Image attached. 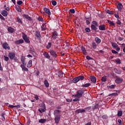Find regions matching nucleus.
<instances>
[{
  "mask_svg": "<svg viewBox=\"0 0 125 125\" xmlns=\"http://www.w3.org/2000/svg\"><path fill=\"white\" fill-rule=\"evenodd\" d=\"M51 40L53 41L52 42L53 43H57L58 41H59L58 39V33H57L56 31H54V32L52 33Z\"/></svg>",
  "mask_w": 125,
  "mask_h": 125,
  "instance_id": "obj_1",
  "label": "nucleus"
},
{
  "mask_svg": "<svg viewBox=\"0 0 125 125\" xmlns=\"http://www.w3.org/2000/svg\"><path fill=\"white\" fill-rule=\"evenodd\" d=\"M83 93H84V90H83V89H81L77 90L76 94L73 95V96L74 97H77V98H81V97H83Z\"/></svg>",
  "mask_w": 125,
  "mask_h": 125,
  "instance_id": "obj_2",
  "label": "nucleus"
},
{
  "mask_svg": "<svg viewBox=\"0 0 125 125\" xmlns=\"http://www.w3.org/2000/svg\"><path fill=\"white\" fill-rule=\"evenodd\" d=\"M8 57L10 60H14L15 62H17V58H15V53L13 52L9 53Z\"/></svg>",
  "mask_w": 125,
  "mask_h": 125,
  "instance_id": "obj_3",
  "label": "nucleus"
},
{
  "mask_svg": "<svg viewBox=\"0 0 125 125\" xmlns=\"http://www.w3.org/2000/svg\"><path fill=\"white\" fill-rule=\"evenodd\" d=\"M22 39L24 40L26 43H30L31 41H30L29 37L26 35L24 33H22Z\"/></svg>",
  "mask_w": 125,
  "mask_h": 125,
  "instance_id": "obj_4",
  "label": "nucleus"
},
{
  "mask_svg": "<svg viewBox=\"0 0 125 125\" xmlns=\"http://www.w3.org/2000/svg\"><path fill=\"white\" fill-rule=\"evenodd\" d=\"M115 83L118 84H120V83H122L124 82L123 78H121L120 76H115Z\"/></svg>",
  "mask_w": 125,
  "mask_h": 125,
  "instance_id": "obj_5",
  "label": "nucleus"
},
{
  "mask_svg": "<svg viewBox=\"0 0 125 125\" xmlns=\"http://www.w3.org/2000/svg\"><path fill=\"white\" fill-rule=\"evenodd\" d=\"M22 16L24 19H27L28 21H33V19L27 14H24L22 15Z\"/></svg>",
  "mask_w": 125,
  "mask_h": 125,
  "instance_id": "obj_6",
  "label": "nucleus"
},
{
  "mask_svg": "<svg viewBox=\"0 0 125 125\" xmlns=\"http://www.w3.org/2000/svg\"><path fill=\"white\" fill-rule=\"evenodd\" d=\"M42 108H40L38 109L39 112L40 113H44L45 112V104H43L42 105Z\"/></svg>",
  "mask_w": 125,
  "mask_h": 125,
  "instance_id": "obj_7",
  "label": "nucleus"
},
{
  "mask_svg": "<svg viewBox=\"0 0 125 125\" xmlns=\"http://www.w3.org/2000/svg\"><path fill=\"white\" fill-rule=\"evenodd\" d=\"M50 54L52 56H53V57H55V58H56L57 57V53L56 51L53 50H51L49 51Z\"/></svg>",
  "mask_w": 125,
  "mask_h": 125,
  "instance_id": "obj_8",
  "label": "nucleus"
},
{
  "mask_svg": "<svg viewBox=\"0 0 125 125\" xmlns=\"http://www.w3.org/2000/svg\"><path fill=\"white\" fill-rule=\"evenodd\" d=\"M2 47L4 49H8V50H10V47H9L8 43L7 42H4L2 44Z\"/></svg>",
  "mask_w": 125,
  "mask_h": 125,
  "instance_id": "obj_9",
  "label": "nucleus"
},
{
  "mask_svg": "<svg viewBox=\"0 0 125 125\" xmlns=\"http://www.w3.org/2000/svg\"><path fill=\"white\" fill-rule=\"evenodd\" d=\"M82 113H85V109H82L79 108L75 111V114H78Z\"/></svg>",
  "mask_w": 125,
  "mask_h": 125,
  "instance_id": "obj_10",
  "label": "nucleus"
},
{
  "mask_svg": "<svg viewBox=\"0 0 125 125\" xmlns=\"http://www.w3.org/2000/svg\"><path fill=\"white\" fill-rule=\"evenodd\" d=\"M60 115H56L55 116V122L56 124H59V122H60Z\"/></svg>",
  "mask_w": 125,
  "mask_h": 125,
  "instance_id": "obj_11",
  "label": "nucleus"
},
{
  "mask_svg": "<svg viewBox=\"0 0 125 125\" xmlns=\"http://www.w3.org/2000/svg\"><path fill=\"white\" fill-rule=\"evenodd\" d=\"M99 29L100 31H106V25L105 24H101L99 26Z\"/></svg>",
  "mask_w": 125,
  "mask_h": 125,
  "instance_id": "obj_12",
  "label": "nucleus"
},
{
  "mask_svg": "<svg viewBox=\"0 0 125 125\" xmlns=\"http://www.w3.org/2000/svg\"><path fill=\"white\" fill-rule=\"evenodd\" d=\"M35 36L38 40H41V37H42V36L41 35V33L40 32V31H36Z\"/></svg>",
  "mask_w": 125,
  "mask_h": 125,
  "instance_id": "obj_13",
  "label": "nucleus"
},
{
  "mask_svg": "<svg viewBox=\"0 0 125 125\" xmlns=\"http://www.w3.org/2000/svg\"><path fill=\"white\" fill-rule=\"evenodd\" d=\"M1 14L4 17H7V15H8V12L7 11L4 10L1 12Z\"/></svg>",
  "mask_w": 125,
  "mask_h": 125,
  "instance_id": "obj_14",
  "label": "nucleus"
},
{
  "mask_svg": "<svg viewBox=\"0 0 125 125\" xmlns=\"http://www.w3.org/2000/svg\"><path fill=\"white\" fill-rule=\"evenodd\" d=\"M43 55L45 57V58H46V59H49L50 58V56L49 55V54H48V53H47V52L44 51Z\"/></svg>",
  "mask_w": 125,
  "mask_h": 125,
  "instance_id": "obj_15",
  "label": "nucleus"
},
{
  "mask_svg": "<svg viewBox=\"0 0 125 125\" xmlns=\"http://www.w3.org/2000/svg\"><path fill=\"white\" fill-rule=\"evenodd\" d=\"M123 4L121 3H119L117 5V9H118L119 11H122L123 9Z\"/></svg>",
  "mask_w": 125,
  "mask_h": 125,
  "instance_id": "obj_16",
  "label": "nucleus"
},
{
  "mask_svg": "<svg viewBox=\"0 0 125 125\" xmlns=\"http://www.w3.org/2000/svg\"><path fill=\"white\" fill-rule=\"evenodd\" d=\"M43 10L48 15H51V12H50V10L47 8H43Z\"/></svg>",
  "mask_w": 125,
  "mask_h": 125,
  "instance_id": "obj_17",
  "label": "nucleus"
},
{
  "mask_svg": "<svg viewBox=\"0 0 125 125\" xmlns=\"http://www.w3.org/2000/svg\"><path fill=\"white\" fill-rule=\"evenodd\" d=\"M7 31L9 32V33H13L14 32H15L14 28H13L11 26H9L7 28Z\"/></svg>",
  "mask_w": 125,
  "mask_h": 125,
  "instance_id": "obj_18",
  "label": "nucleus"
},
{
  "mask_svg": "<svg viewBox=\"0 0 125 125\" xmlns=\"http://www.w3.org/2000/svg\"><path fill=\"white\" fill-rule=\"evenodd\" d=\"M21 67L22 69V71H25L26 72H29V69L26 67H25V65L24 64H21Z\"/></svg>",
  "mask_w": 125,
  "mask_h": 125,
  "instance_id": "obj_19",
  "label": "nucleus"
},
{
  "mask_svg": "<svg viewBox=\"0 0 125 125\" xmlns=\"http://www.w3.org/2000/svg\"><path fill=\"white\" fill-rule=\"evenodd\" d=\"M81 50L84 55H86V54H87V52H86V50H85V47H83V46H82L81 47Z\"/></svg>",
  "mask_w": 125,
  "mask_h": 125,
  "instance_id": "obj_20",
  "label": "nucleus"
},
{
  "mask_svg": "<svg viewBox=\"0 0 125 125\" xmlns=\"http://www.w3.org/2000/svg\"><path fill=\"white\" fill-rule=\"evenodd\" d=\"M46 23H42L41 26V31H45L46 30V25H45Z\"/></svg>",
  "mask_w": 125,
  "mask_h": 125,
  "instance_id": "obj_21",
  "label": "nucleus"
},
{
  "mask_svg": "<svg viewBox=\"0 0 125 125\" xmlns=\"http://www.w3.org/2000/svg\"><path fill=\"white\" fill-rule=\"evenodd\" d=\"M24 42V40L23 39H20L15 41V43L17 44H20V43H23Z\"/></svg>",
  "mask_w": 125,
  "mask_h": 125,
  "instance_id": "obj_22",
  "label": "nucleus"
},
{
  "mask_svg": "<svg viewBox=\"0 0 125 125\" xmlns=\"http://www.w3.org/2000/svg\"><path fill=\"white\" fill-rule=\"evenodd\" d=\"M25 59H26V58L24 56H22L21 57V62H22L23 65H24L25 66H26V65H27V63H26L25 62Z\"/></svg>",
  "mask_w": 125,
  "mask_h": 125,
  "instance_id": "obj_23",
  "label": "nucleus"
},
{
  "mask_svg": "<svg viewBox=\"0 0 125 125\" xmlns=\"http://www.w3.org/2000/svg\"><path fill=\"white\" fill-rule=\"evenodd\" d=\"M59 114H60V110H55L54 111V115L55 116H60V115H59Z\"/></svg>",
  "mask_w": 125,
  "mask_h": 125,
  "instance_id": "obj_24",
  "label": "nucleus"
},
{
  "mask_svg": "<svg viewBox=\"0 0 125 125\" xmlns=\"http://www.w3.org/2000/svg\"><path fill=\"white\" fill-rule=\"evenodd\" d=\"M95 41L97 44H99V43L101 42V40L98 37H96L95 38Z\"/></svg>",
  "mask_w": 125,
  "mask_h": 125,
  "instance_id": "obj_25",
  "label": "nucleus"
},
{
  "mask_svg": "<svg viewBox=\"0 0 125 125\" xmlns=\"http://www.w3.org/2000/svg\"><path fill=\"white\" fill-rule=\"evenodd\" d=\"M90 80L91 81H92V82L94 83H96V77H95V76H91Z\"/></svg>",
  "mask_w": 125,
  "mask_h": 125,
  "instance_id": "obj_26",
  "label": "nucleus"
},
{
  "mask_svg": "<svg viewBox=\"0 0 125 125\" xmlns=\"http://www.w3.org/2000/svg\"><path fill=\"white\" fill-rule=\"evenodd\" d=\"M32 66H33L32 61V60H30L28 62L27 67V68H31Z\"/></svg>",
  "mask_w": 125,
  "mask_h": 125,
  "instance_id": "obj_27",
  "label": "nucleus"
},
{
  "mask_svg": "<svg viewBox=\"0 0 125 125\" xmlns=\"http://www.w3.org/2000/svg\"><path fill=\"white\" fill-rule=\"evenodd\" d=\"M90 85H91V83H86L85 84H82L81 86L82 87H88Z\"/></svg>",
  "mask_w": 125,
  "mask_h": 125,
  "instance_id": "obj_28",
  "label": "nucleus"
},
{
  "mask_svg": "<svg viewBox=\"0 0 125 125\" xmlns=\"http://www.w3.org/2000/svg\"><path fill=\"white\" fill-rule=\"evenodd\" d=\"M77 78L78 79L79 82H80V81H83V80H84V76L83 75L79 76L77 77Z\"/></svg>",
  "mask_w": 125,
  "mask_h": 125,
  "instance_id": "obj_29",
  "label": "nucleus"
},
{
  "mask_svg": "<svg viewBox=\"0 0 125 125\" xmlns=\"http://www.w3.org/2000/svg\"><path fill=\"white\" fill-rule=\"evenodd\" d=\"M17 21L19 23V24H21L23 25V21H22V20L19 18V17H17Z\"/></svg>",
  "mask_w": 125,
  "mask_h": 125,
  "instance_id": "obj_30",
  "label": "nucleus"
},
{
  "mask_svg": "<svg viewBox=\"0 0 125 125\" xmlns=\"http://www.w3.org/2000/svg\"><path fill=\"white\" fill-rule=\"evenodd\" d=\"M114 72L116 74H118V75H121L122 71H121V70L118 69L117 68H114Z\"/></svg>",
  "mask_w": 125,
  "mask_h": 125,
  "instance_id": "obj_31",
  "label": "nucleus"
},
{
  "mask_svg": "<svg viewBox=\"0 0 125 125\" xmlns=\"http://www.w3.org/2000/svg\"><path fill=\"white\" fill-rule=\"evenodd\" d=\"M91 30H93V31H96L97 30V27H96V26L94 24H91Z\"/></svg>",
  "mask_w": 125,
  "mask_h": 125,
  "instance_id": "obj_32",
  "label": "nucleus"
},
{
  "mask_svg": "<svg viewBox=\"0 0 125 125\" xmlns=\"http://www.w3.org/2000/svg\"><path fill=\"white\" fill-rule=\"evenodd\" d=\"M51 45H52V44L51 43V42H48V44L46 45V48H47V49H49V48L51 47Z\"/></svg>",
  "mask_w": 125,
  "mask_h": 125,
  "instance_id": "obj_33",
  "label": "nucleus"
},
{
  "mask_svg": "<svg viewBox=\"0 0 125 125\" xmlns=\"http://www.w3.org/2000/svg\"><path fill=\"white\" fill-rule=\"evenodd\" d=\"M107 23L110 25V26H115V23L110 20H107Z\"/></svg>",
  "mask_w": 125,
  "mask_h": 125,
  "instance_id": "obj_34",
  "label": "nucleus"
},
{
  "mask_svg": "<svg viewBox=\"0 0 125 125\" xmlns=\"http://www.w3.org/2000/svg\"><path fill=\"white\" fill-rule=\"evenodd\" d=\"M111 45L113 48H117L118 47V44L116 43L111 42Z\"/></svg>",
  "mask_w": 125,
  "mask_h": 125,
  "instance_id": "obj_35",
  "label": "nucleus"
},
{
  "mask_svg": "<svg viewBox=\"0 0 125 125\" xmlns=\"http://www.w3.org/2000/svg\"><path fill=\"white\" fill-rule=\"evenodd\" d=\"M78 82H79V79L78 78V77H75L73 79V83H77Z\"/></svg>",
  "mask_w": 125,
  "mask_h": 125,
  "instance_id": "obj_36",
  "label": "nucleus"
},
{
  "mask_svg": "<svg viewBox=\"0 0 125 125\" xmlns=\"http://www.w3.org/2000/svg\"><path fill=\"white\" fill-rule=\"evenodd\" d=\"M44 83L46 87H48L49 86V83H48L47 80H45L44 82Z\"/></svg>",
  "mask_w": 125,
  "mask_h": 125,
  "instance_id": "obj_37",
  "label": "nucleus"
},
{
  "mask_svg": "<svg viewBox=\"0 0 125 125\" xmlns=\"http://www.w3.org/2000/svg\"><path fill=\"white\" fill-rule=\"evenodd\" d=\"M115 86H116L115 84H113V85H110L108 86V88L109 89H114V88H115Z\"/></svg>",
  "mask_w": 125,
  "mask_h": 125,
  "instance_id": "obj_38",
  "label": "nucleus"
},
{
  "mask_svg": "<svg viewBox=\"0 0 125 125\" xmlns=\"http://www.w3.org/2000/svg\"><path fill=\"white\" fill-rule=\"evenodd\" d=\"M92 47L94 49H96L97 47V44H96V43L95 42H93L92 44Z\"/></svg>",
  "mask_w": 125,
  "mask_h": 125,
  "instance_id": "obj_39",
  "label": "nucleus"
},
{
  "mask_svg": "<svg viewBox=\"0 0 125 125\" xmlns=\"http://www.w3.org/2000/svg\"><path fill=\"white\" fill-rule=\"evenodd\" d=\"M106 13H108V14L112 15L114 14V11H110V10H107L106 11Z\"/></svg>",
  "mask_w": 125,
  "mask_h": 125,
  "instance_id": "obj_40",
  "label": "nucleus"
},
{
  "mask_svg": "<svg viewBox=\"0 0 125 125\" xmlns=\"http://www.w3.org/2000/svg\"><path fill=\"white\" fill-rule=\"evenodd\" d=\"M46 121V119H40L39 121V123H41V124H44V123H45V122Z\"/></svg>",
  "mask_w": 125,
  "mask_h": 125,
  "instance_id": "obj_41",
  "label": "nucleus"
},
{
  "mask_svg": "<svg viewBox=\"0 0 125 125\" xmlns=\"http://www.w3.org/2000/svg\"><path fill=\"white\" fill-rule=\"evenodd\" d=\"M98 107H99V104H96L92 108L93 110H95L96 109H98Z\"/></svg>",
  "mask_w": 125,
  "mask_h": 125,
  "instance_id": "obj_42",
  "label": "nucleus"
},
{
  "mask_svg": "<svg viewBox=\"0 0 125 125\" xmlns=\"http://www.w3.org/2000/svg\"><path fill=\"white\" fill-rule=\"evenodd\" d=\"M117 115L118 116V117H122V116H123V111H118Z\"/></svg>",
  "mask_w": 125,
  "mask_h": 125,
  "instance_id": "obj_43",
  "label": "nucleus"
},
{
  "mask_svg": "<svg viewBox=\"0 0 125 125\" xmlns=\"http://www.w3.org/2000/svg\"><path fill=\"white\" fill-rule=\"evenodd\" d=\"M58 75L59 77H62V76L63 75V72L61 71H59L58 72Z\"/></svg>",
  "mask_w": 125,
  "mask_h": 125,
  "instance_id": "obj_44",
  "label": "nucleus"
},
{
  "mask_svg": "<svg viewBox=\"0 0 125 125\" xmlns=\"http://www.w3.org/2000/svg\"><path fill=\"white\" fill-rule=\"evenodd\" d=\"M37 20L38 21H40L41 22H42V21H43V18H42V17H39L37 19Z\"/></svg>",
  "mask_w": 125,
  "mask_h": 125,
  "instance_id": "obj_45",
  "label": "nucleus"
},
{
  "mask_svg": "<svg viewBox=\"0 0 125 125\" xmlns=\"http://www.w3.org/2000/svg\"><path fill=\"white\" fill-rule=\"evenodd\" d=\"M92 23L93 25L96 26V27H97L98 26V23H97V21H93Z\"/></svg>",
  "mask_w": 125,
  "mask_h": 125,
  "instance_id": "obj_46",
  "label": "nucleus"
},
{
  "mask_svg": "<svg viewBox=\"0 0 125 125\" xmlns=\"http://www.w3.org/2000/svg\"><path fill=\"white\" fill-rule=\"evenodd\" d=\"M101 81L104 82H106V81H107V78H106V76H104L102 77Z\"/></svg>",
  "mask_w": 125,
  "mask_h": 125,
  "instance_id": "obj_47",
  "label": "nucleus"
},
{
  "mask_svg": "<svg viewBox=\"0 0 125 125\" xmlns=\"http://www.w3.org/2000/svg\"><path fill=\"white\" fill-rule=\"evenodd\" d=\"M51 2H52V4L54 6H55L56 5V4H57V2H56V1L52 0Z\"/></svg>",
  "mask_w": 125,
  "mask_h": 125,
  "instance_id": "obj_48",
  "label": "nucleus"
},
{
  "mask_svg": "<svg viewBox=\"0 0 125 125\" xmlns=\"http://www.w3.org/2000/svg\"><path fill=\"white\" fill-rule=\"evenodd\" d=\"M17 3L19 5H21V4H22V3H23V1H22V0L17 1Z\"/></svg>",
  "mask_w": 125,
  "mask_h": 125,
  "instance_id": "obj_49",
  "label": "nucleus"
},
{
  "mask_svg": "<svg viewBox=\"0 0 125 125\" xmlns=\"http://www.w3.org/2000/svg\"><path fill=\"white\" fill-rule=\"evenodd\" d=\"M0 19H1V20H2L3 21H5V19L0 14Z\"/></svg>",
  "mask_w": 125,
  "mask_h": 125,
  "instance_id": "obj_50",
  "label": "nucleus"
},
{
  "mask_svg": "<svg viewBox=\"0 0 125 125\" xmlns=\"http://www.w3.org/2000/svg\"><path fill=\"white\" fill-rule=\"evenodd\" d=\"M86 58L87 60H93V58H91V57H89V56H87L86 57Z\"/></svg>",
  "mask_w": 125,
  "mask_h": 125,
  "instance_id": "obj_51",
  "label": "nucleus"
},
{
  "mask_svg": "<svg viewBox=\"0 0 125 125\" xmlns=\"http://www.w3.org/2000/svg\"><path fill=\"white\" fill-rule=\"evenodd\" d=\"M4 61H8V60H9V58H8V57H6L5 56H4Z\"/></svg>",
  "mask_w": 125,
  "mask_h": 125,
  "instance_id": "obj_52",
  "label": "nucleus"
},
{
  "mask_svg": "<svg viewBox=\"0 0 125 125\" xmlns=\"http://www.w3.org/2000/svg\"><path fill=\"white\" fill-rule=\"evenodd\" d=\"M85 31L86 33H89L90 32V28L87 27L85 29Z\"/></svg>",
  "mask_w": 125,
  "mask_h": 125,
  "instance_id": "obj_53",
  "label": "nucleus"
},
{
  "mask_svg": "<svg viewBox=\"0 0 125 125\" xmlns=\"http://www.w3.org/2000/svg\"><path fill=\"white\" fill-rule=\"evenodd\" d=\"M35 97L34 98L36 99V100H40V98H39V96L38 95H34Z\"/></svg>",
  "mask_w": 125,
  "mask_h": 125,
  "instance_id": "obj_54",
  "label": "nucleus"
},
{
  "mask_svg": "<svg viewBox=\"0 0 125 125\" xmlns=\"http://www.w3.org/2000/svg\"><path fill=\"white\" fill-rule=\"evenodd\" d=\"M102 118L104 120H107V119H108V116H107V115H104L102 116Z\"/></svg>",
  "mask_w": 125,
  "mask_h": 125,
  "instance_id": "obj_55",
  "label": "nucleus"
},
{
  "mask_svg": "<svg viewBox=\"0 0 125 125\" xmlns=\"http://www.w3.org/2000/svg\"><path fill=\"white\" fill-rule=\"evenodd\" d=\"M111 52L113 54H118V52H117V51H116L115 50H112Z\"/></svg>",
  "mask_w": 125,
  "mask_h": 125,
  "instance_id": "obj_56",
  "label": "nucleus"
},
{
  "mask_svg": "<svg viewBox=\"0 0 125 125\" xmlns=\"http://www.w3.org/2000/svg\"><path fill=\"white\" fill-rule=\"evenodd\" d=\"M80 98H76L75 99H73V102H76V101L77 102H79V101H80V99H79Z\"/></svg>",
  "mask_w": 125,
  "mask_h": 125,
  "instance_id": "obj_57",
  "label": "nucleus"
},
{
  "mask_svg": "<svg viewBox=\"0 0 125 125\" xmlns=\"http://www.w3.org/2000/svg\"><path fill=\"white\" fill-rule=\"evenodd\" d=\"M116 62L118 64H121V60L118 59L116 60Z\"/></svg>",
  "mask_w": 125,
  "mask_h": 125,
  "instance_id": "obj_58",
  "label": "nucleus"
},
{
  "mask_svg": "<svg viewBox=\"0 0 125 125\" xmlns=\"http://www.w3.org/2000/svg\"><path fill=\"white\" fill-rule=\"evenodd\" d=\"M69 12L71 13H72L73 14H75V9H70L69 10Z\"/></svg>",
  "mask_w": 125,
  "mask_h": 125,
  "instance_id": "obj_59",
  "label": "nucleus"
},
{
  "mask_svg": "<svg viewBox=\"0 0 125 125\" xmlns=\"http://www.w3.org/2000/svg\"><path fill=\"white\" fill-rule=\"evenodd\" d=\"M114 16H115V17H116V18H117V20L120 19V16H119V15H118L117 14H115Z\"/></svg>",
  "mask_w": 125,
  "mask_h": 125,
  "instance_id": "obj_60",
  "label": "nucleus"
},
{
  "mask_svg": "<svg viewBox=\"0 0 125 125\" xmlns=\"http://www.w3.org/2000/svg\"><path fill=\"white\" fill-rule=\"evenodd\" d=\"M91 109V106H88L84 108V110H87V111H89Z\"/></svg>",
  "mask_w": 125,
  "mask_h": 125,
  "instance_id": "obj_61",
  "label": "nucleus"
},
{
  "mask_svg": "<svg viewBox=\"0 0 125 125\" xmlns=\"http://www.w3.org/2000/svg\"><path fill=\"white\" fill-rule=\"evenodd\" d=\"M116 23L118 25H121V21H120V19L117 20Z\"/></svg>",
  "mask_w": 125,
  "mask_h": 125,
  "instance_id": "obj_62",
  "label": "nucleus"
},
{
  "mask_svg": "<svg viewBox=\"0 0 125 125\" xmlns=\"http://www.w3.org/2000/svg\"><path fill=\"white\" fill-rule=\"evenodd\" d=\"M16 10H17V11H18V12H21V9H20V7H18L16 8Z\"/></svg>",
  "mask_w": 125,
  "mask_h": 125,
  "instance_id": "obj_63",
  "label": "nucleus"
},
{
  "mask_svg": "<svg viewBox=\"0 0 125 125\" xmlns=\"http://www.w3.org/2000/svg\"><path fill=\"white\" fill-rule=\"evenodd\" d=\"M112 96H117L118 95V93H113L111 94Z\"/></svg>",
  "mask_w": 125,
  "mask_h": 125,
  "instance_id": "obj_64",
  "label": "nucleus"
}]
</instances>
